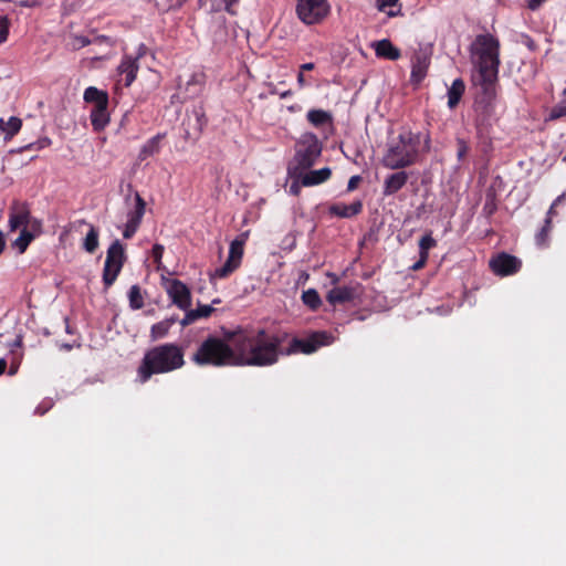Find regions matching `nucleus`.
<instances>
[{"mask_svg":"<svg viewBox=\"0 0 566 566\" xmlns=\"http://www.w3.org/2000/svg\"><path fill=\"white\" fill-rule=\"evenodd\" d=\"M551 229H552L551 218H546L544 226L542 227V229L539 230V232L536 235L537 244H539V245L546 244Z\"/></svg>","mask_w":566,"mask_h":566,"instance_id":"4c0bfd02","label":"nucleus"},{"mask_svg":"<svg viewBox=\"0 0 566 566\" xmlns=\"http://www.w3.org/2000/svg\"><path fill=\"white\" fill-rule=\"evenodd\" d=\"M331 11L327 0H297L296 13L305 24L321 23Z\"/></svg>","mask_w":566,"mask_h":566,"instance_id":"1a4fd4ad","label":"nucleus"},{"mask_svg":"<svg viewBox=\"0 0 566 566\" xmlns=\"http://www.w3.org/2000/svg\"><path fill=\"white\" fill-rule=\"evenodd\" d=\"M211 36L214 43L221 44L227 41V21L224 17H217L210 25Z\"/></svg>","mask_w":566,"mask_h":566,"instance_id":"4be33fe9","label":"nucleus"},{"mask_svg":"<svg viewBox=\"0 0 566 566\" xmlns=\"http://www.w3.org/2000/svg\"><path fill=\"white\" fill-rule=\"evenodd\" d=\"M563 116H566V101H560L557 105H555L548 115V119L554 120L557 118H560Z\"/></svg>","mask_w":566,"mask_h":566,"instance_id":"ea45409f","label":"nucleus"},{"mask_svg":"<svg viewBox=\"0 0 566 566\" xmlns=\"http://www.w3.org/2000/svg\"><path fill=\"white\" fill-rule=\"evenodd\" d=\"M295 180L290 186V193L293 196H298L301 192L302 177L294 178Z\"/></svg>","mask_w":566,"mask_h":566,"instance_id":"49530a36","label":"nucleus"},{"mask_svg":"<svg viewBox=\"0 0 566 566\" xmlns=\"http://www.w3.org/2000/svg\"><path fill=\"white\" fill-rule=\"evenodd\" d=\"M192 85L198 86L197 91L199 92L202 87V82L197 80L196 77H192V80L187 83V87L192 86Z\"/></svg>","mask_w":566,"mask_h":566,"instance_id":"6e6d98bb","label":"nucleus"},{"mask_svg":"<svg viewBox=\"0 0 566 566\" xmlns=\"http://www.w3.org/2000/svg\"><path fill=\"white\" fill-rule=\"evenodd\" d=\"M359 294V284L349 286H336L332 289L326 296L329 304H343L354 301Z\"/></svg>","mask_w":566,"mask_h":566,"instance_id":"2eb2a0df","label":"nucleus"},{"mask_svg":"<svg viewBox=\"0 0 566 566\" xmlns=\"http://www.w3.org/2000/svg\"><path fill=\"white\" fill-rule=\"evenodd\" d=\"M376 55L378 57L387 59L389 61H397L400 56V50L396 48L390 40L384 39L373 44Z\"/></svg>","mask_w":566,"mask_h":566,"instance_id":"a211bd4d","label":"nucleus"},{"mask_svg":"<svg viewBox=\"0 0 566 566\" xmlns=\"http://www.w3.org/2000/svg\"><path fill=\"white\" fill-rule=\"evenodd\" d=\"M327 276L331 277L332 283L336 284L338 282V276L335 273H327Z\"/></svg>","mask_w":566,"mask_h":566,"instance_id":"0e129e2a","label":"nucleus"},{"mask_svg":"<svg viewBox=\"0 0 566 566\" xmlns=\"http://www.w3.org/2000/svg\"><path fill=\"white\" fill-rule=\"evenodd\" d=\"M14 346H21L22 345V337L18 336L17 339L13 343Z\"/></svg>","mask_w":566,"mask_h":566,"instance_id":"338daca9","label":"nucleus"},{"mask_svg":"<svg viewBox=\"0 0 566 566\" xmlns=\"http://www.w3.org/2000/svg\"><path fill=\"white\" fill-rule=\"evenodd\" d=\"M307 119L314 126H321L327 123L331 119V116L327 112L322 109H311L307 113Z\"/></svg>","mask_w":566,"mask_h":566,"instance_id":"473e14b6","label":"nucleus"},{"mask_svg":"<svg viewBox=\"0 0 566 566\" xmlns=\"http://www.w3.org/2000/svg\"><path fill=\"white\" fill-rule=\"evenodd\" d=\"M41 4V0H20L19 6L24 8H32Z\"/></svg>","mask_w":566,"mask_h":566,"instance_id":"603ef678","label":"nucleus"},{"mask_svg":"<svg viewBox=\"0 0 566 566\" xmlns=\"http://www.w3.org/2000/svg\"><path fill=\"white\" fill-rule=\"evenodd\" d=\"M564 198H565V195L563 193V195L558 196L554 200V202L552 203V206H551V208H549V210L547 212V217L546 218H551L552 219L553 214L555 213V208L563 201Z\"/></svg>","mask_w":566,"mask_h":566,"instance_id":"8fccbe9b","label":"nucleus"},{"mask_svg":"<svg viewBox=\"0 0 566 566\" xmlns=\"http://www.w3.org/2000/svg\"><path fill=\"white\" fill-rule=\"evenodd\" d=\"M321 153L322 147L317 137L313 134L305 135L298 143L293 161L287 168L290 177H301L306 169L315 164Z\"/></svg>","mask_w":566,"mask_h":566,"instance_id":"423d86ee","label":"nucleus"},{"mask_svg":"<svg viewBox=\"0 0 566 566\" xmlns=\"http://www.w3.org/2000/svg\"><path fill=\"white\" fill-rule=\"evenodd\" d=\"M424 147L428 150L430 148V137L429 135L424 136Z\"/></svg>","mask_w":566,"mask_h":566,"instance_id":"69168bd1","label":"nucleus"},{"mask_svg":"<svg viewBox=\"0 0 566 566\" xmlns=\"http://www.w3.org/2000/svg\"><path fill=\"white\" fill-rule=\"evenodd\" d=\"M248 238H249V231H244V232L240 233L233 241L240 242L241 245H244Z\"/></svg>","mask_w":566,"mask_h":566,"instance_id":"864d4df0","label":"nucleus"},{"mask_svg":"<svg viewBox=\"0 0 566 566\" xmlns=\"http://www.w3.org/2000/svg\"><path fill=\"white\" fill-rule=\"evenodd\" d=\"M164 138V135L157 134L149 140H147L144 146L140 148V151L138 154V160L144 161L148 157L154 156L155 154H158L160 150V142Z\"/></svg>","mask_w":566,"mask_h":566,"instance_id":"393cba45","label":"nucleus"},{"mask_svg":"<svg viewBox=\"0 0 566 566\" xmlns=\"http://www.w3.org/2000/svg\"><path fill=\"white\" fill-rule=\"evenodd\" d=\"M331 175L332 170L328 167H324L317 170H311L305 174L303 172L301 175L302 185L303 187H311L323 184L331 178Z\"/></svg>","mask_w":566,"mask_h":566,"instance_id":"aec40b11","label":"nucleus"},{"mask_svg":"<svg viewBox=\"0 0 566 566\" xmlns=\"http://www.w3.org/2000/svg\"><path fill=\"white\" fill-rule=\"evenodd\" d=\"M129 306L133 310H140L144 306V297L138 285H133L128 292Z\"/></svg>","mask_w":566,"mask_h":566,"instance_id":"2f4dec72","label":"nucleus"},{"mask_svg":"<svg viewBox=\"0 0 566 566\" xmlns=\"http://www.w3.org/2000/svg\"><path fill=\"white\" fill-rule=\"evenodd\" d=\"M30 219V209L27 203L13 201L10 207L9 228L10 231H15L23 227L27 229Z\"/></svg>","mask_w":566,"mask_h":566,"instance_id":"4468645a","label":"nucleus"},{"mask_svg":"<svg viewBox=\"0 0 566 566\" xmlns=\"http://www.w3.org/2000/svg\"><path fill=\"white\" fill-rule=\"evenodd\" d=\"M314 67H315V65H314V63H312V62L304 63V64H302V65L300 66V72H302V73H303L304 71H312V70H314Z\"/></svg>","mask_w":566,"mask_h":566,"instance_id":"4d7b16f0","label":"nucleus"},{"mask_svg":"<svg viewBox=\"0 0 566 566\" xmlns=\"http://www.w3.org/2000/svg\"><path fill=\"white\" fill-rule=\"evenodd\" d=\"M51 408H52V402L51 401H45V402H42L41 405H39L34 412L36 415H39V416H43Z\"/></svg>","mask_w":566,"mask_h":566,"instance_id":"09e8293b","label":"nucleus"},{"mask_svg":"<svg viewBox=\"0 0 566 566\" xmlns=\"http://www.w3.org/2000/svg\"><path fill=\"white\" fill-rule=\"evenodd\" d=\"M126 254L124 245L116 239L107 249L103 269V283L105 289L111 287L116 281L125 263Z\"/></svg>","mask_w":566,"mask_h":566,"instance_id":"0eeeda50","label":"nucleus"},{"mask_svg":"<svg viewBox=\"0 0 566 566\" xmlns=\"http://www.w3.org/2000/svg\"><path fill=\"white\" fill-rule=\"evenodd\" d=\"M428 258H429L428 255L419 254V260L415 264H412L410 266V269L412 271H418V270L422 269L426 265Z\"/></svg>","mask_w":566,"mask_h":566,"instance_id":"de8ad7c7","label":"nucleus"},{"mask_svg":"<svg viewBox=\"0 0 566 566\" xmlns=\"http://www.w3.org/2000/svg\"><path fill=\"white\" fill-rule=\"evenodd\" d=\"M91 41L86 36L75 35L73 36L72 46L74 49H81L88 45Z\"/></svg>","mask_w":566,"mask_h":566,"instance_id":"c03bdc74","label":"nucleus"},{"mask_svg":"<svg viewBox=\"0 0 566 566\" xmlns=\"http://www.w3.org/2000/svg\"><path fill=\"white\" fill-rule=\"evenodd\" d=\"M185 349L176 343L156 345L145 352L136 370L137 380L147 382L154 375L169 374L185 366Z\"/></svg>","mask_w":566,"mask_h":566,"instance_id":"7ed1b4c3","label":"nucleus"},{"mask_svg":"<svg viewBox=\"0 0 566 566\" xmlns=\"http://www.w3.org/2000/svg\"><path fill=\"white\" fill-rule=\"evenodd\" d=\"M234 335L237 331L224 332L223 337L209 335L199 344L191 360L198 366H238Z\"/></svg>","mask_w":566,"mask_h":566,"instance_id":"20e7f679","label":"nucleus"},{"mask_svg":"<svg viewBox=\"0 0 566 566\" xmlns=\"http://www.w3.org/2000/svg\"><path fill=\"white\" fill-rule=\"evenodd\" d=\"M302 301L313 311L317 310L322 304L321 296L315 289H308L307 291H304L302 294Z\"/></svg>","mask_w":566,"mask_h":566,"instance_id":"7c9ffc66","label":"nucleus"},{"mask_svg":"<svg viewBox=\"0 0 566 566\" xmlns=\"http://www.w3.org/2000/svg\"><path fill=\"white\" fill-rule=\"evenodd\" d=\"M174 323H175V319L171 318V319H165L157 324H154L150 329L151 339L157 340V339L165 337L168 334V332Z\"/></svg>","mask_w":566,"mask_h":566,"instance_id":"cd10ccee","label":"nucleus"},{"mask_svg":"<svg viewBox=\"0 0 566 566\" xmlns=\"http://www.w3.org/2000/svg\"><path fill=\"white\" fill-rule=\"evenodd\" d=\"M297 83H298L300 87H304L306 84L305 76L302 72H300L297 75Z\"/></svg>","mask_w":566,"mask_h":566,"instance_id":"052dcab7","label":"nucleus"},{"mask_svg":"<svg viewBox=\"0 0 566 566\" xmlns=\"http://www.w3.org/2000/svg\"><path fill=\"white\" fill-rule=\"evenodd\" d=\"M146 50H147V49H146V46H145L144 44H142V45L139 46V49H138V53H137V55H136L134 59H137V61H138L142 56H144V55H145Z\"/></svg>","mask_w":566,"mask_h":566,"instance_id":"bf43d9fd","label":"nucleus"},{"mask_svg":"<svg viewBox=\"0 0 566 566\" xmlns=\"http://www.w3.org/2000/svg\"><path fill=\"white\" fill-rule=\"evenodd\" d=\"M471 61L478 71L476 85L484 99L491 102L496 96V82L500 67V41L491 33L475 36L470 45Z\"/></svg>","mask_w":566,"mask_h":566,"instance_id":"f03ea898","label":"nucleus"},{"mask_svg":"<svg viewBox=\"0 0 566 566\" xmlns=\"http://www.w3.org/2000/svg\"><path fill=\"white\" fill-rule=\"evenodd\" d=\"M139 65L137 59L125 55L117 67L120 75H125V86H129L136 78Z\"/></svg>","mask_w":566,"mask_h":566,"instance_id":"f3484780","label":"nucleus"},{"mask_svg":"<svg viewBox=\"0 0 566 566\" xmlns=\"http://www.w3.org/2000/svg\"><path fill=\"white\" fill-rule=\"evenodd\" d=\"M226 4V10L230 13H233V11L231 10V7L237 3L239 0H222Z\"/></svg>","mask_w":566,"mask_h":566,"instance_id":"13d9d810","label":"nucleus"},{"mask_svg":"<svg viewBox=\"0 0 566 566\" xmlns=\"http://www.w3.org/2000/svg\"><path fill=\"white\" fill-rule=\"evenodd\" d=\"M464 90L465 85L461 78H455L452 82L450 88L448 90V106L450 108H454L459 104Z\"/></svg>","mask_w":566,"mask_h":566,"instance_id":"a878e982","label":"nucleus"},{"mask_svg":"<svg viewBox=\"0 0 566 566\" xmlns=\"http://www.w3.org/2000/svg\"><path fill=\"white\" fill-rule=\"evenodd\" d=\"M491 271L501 277L517 273L522 268V261L515 255L500 252L489 260Z\"/></svg>","mask_w":566,"mask_h":566,"instance_id":"9d476101","label":"nucleus"},{"mask_svg":"<svg viewBox=\"0 0 566 566\" xmlns=\"http://www.w3.org/2000/svg\"><path fill=\"white\" fill-rule=\"evenodd\" d=\"M22 122L12 116L8 120L0 118V129L6 134V139L13 137L21 128Z\"/></svg>","mask_w":566,"mask_h":566,"instance_id":"bb28decb","label":"nucleus"},{"mask_svg":"<svg viewBox=\"0 0 566 566\" xmlns=\"http://www.w3.org/2000/svg\"><path fill=\"white\" fill-rule=\"evenodd\" d=\"M283 337L269 334L264 328L247 332L239 329L234 335L238 366L265 367L276 364L283 355Z\"/></svg>","mask_w":566,"mask_h":566,"instance_id":"f257e3e1","label":"nucleus"},{"mask_svg":"<svg viewBox=\"0 0 566 566\" xmlns=\"http://www.w3.org/2000/svg\"><path fill=\"white\" fill-rule=\"evenodd\" d=\"M360 180H361V178L358 175L350 177V179L348 180L347 189L349 191L355 190Z\"/></svg>","mask_w":566,"mask_h":566,"instance_id":"3c124183","label":"nucleus"},{"mask_svg":"<svg viewBox=\"0 0 566 566\" xmlns=\"http://www.w3.org/2000/svg\"><path fill=\"white\" fill-rule=\"evenodd\" d=\"M517 42L525 45L530 51H535L537 49L535 41L527 34H521Z\"/></svg>","mask_w":566,"mask_h":566,"instance_id":"37998d69","label":"nucleus"},{"mask_svg":"<svg viewBox=\"0 0 566 566\" xmlns=\"http://www.w3.org/2000/svg\"><path fill=\"white\" fill-rule=\"evenodd\" d=\"M164 253V247L156 243L151 249V254L156 263H160Z\"/></svg>","mask_w":566,"mask_h":566,"instance_id":"a18cd8bd","label":"nucleus"},{"mask_svg":"<svg viewBox=\"0 0 566 566\" xmlns=\"http://www.w3.org/2000/svg\"><path fill=\"white\" fill-rule=\"evenodd\" d=\"M33 234L24 228L22 229L20 235L13 242V245L18 248L21 253H23L27 250L30 242L33 240Z\"/></svg>","mask_w":566,"mask_h":566,"instance_id":"72a5a7b5","label":"nucleus"},{"mask_svg":"<svg viewBox=\"0 0 566 566\" xmlns=\"http://www.w3.org/2000/svg\"><path fill=\"white\" fill-rule=\"evenodd\" d=\"M9 19L7 17H0V44L6 42L9 35Z\"/></svg>","mask_w":566,"mask_h":566,"instance_id":"a19ab883","label":"nucleus"},{"mask_svg":"<svg viewBox=\"0 0 566 566\" xmlns=\"http://www.w3.org/2000/svg\"><path fill=\"white\" fill-rule=\"evenodd\" d=\"M421 142L420 133L405 130L398 135L397 142L389 145L381 163L391 170L403 169L418 161L419 146Z\"/></svg>","mask_w":566,"mask_h":566,"instance_id":"39448f33","label":"nucleus"},{"mask_svg":"<svg viewBox=\"0 0 566 566\" xmlns=\"http://www.w3.org/2000/svg\"><path fill=\"white\" fill-rule=\"evenodd\" d=\"M98 248V232L93 224H90V230L83 241V249L93 253Z\"/></svg>","mask_w":566,"mask_h":566,"instance_id":"c85d7f7f","label":"nucleus"},{"mask_svg":"<svg viewBox=\"0 0 566 566\" xmlns=\"http://www.w3.org/2000/svg\"><path fill=\"white\" fill-rule=\"evenodd\" d=\"M430 66V54L422 49L415 51L411 57L410 83L418 86L427 76Z\"/></svg>","mask_w":566,"mask_h":566,"instance_id":"f8f14e48","label":"nucleus"},{"mask_svg":"<svg viewBox=\"0 0 566 566\" xmlns=\"http://www.w3.org/2000/svg\"><path fill=\"white\" fill-rule=\"evenodd\" d=\"M363 209L361 201L357 200L350 205L335 203L328 209L329 213L339 218H352L358 214Z\"/></svg>","mask_w":566,"mask_h":566,"instance_id":"6ab92c4d","label":"nucleus"},{"mask_svg":"<svg viewBox=\"0 0 566 566\" xmlns=\"http://www.w3.org/2000/svg\"><path fill=\"white\" fill-rule=\"evenodd\" d=\"M377 8L379 11L386 12L389 18L397 17L401 14L400 7L397 10L386 11L387 7H394L398 2V0H376Z\"/></svg>","mask_w":566,"mask_h":566,"instance_id":"f704fd0d","label":"nucleus"},{"mask_svg":"<svg viewBox=\"0 0 566 566\" xmlns=\"http://www.w3.org/2000/svg\"><path fill=\"white\" fill-rule=\"evenodd\" d=\"M243 248L244 245H241L240 242L232 241L230 243L228 258L240 264L243 255Z\"/></svg>","mask_w":566,"mask_h":566,"instance_id":"e433bc0d","label":"nucleus"},{"mask_svg":"<svg viewBox=\"0 0 566 566\" xmlns=\"http://www.w3.org/2000/svg\"><path fill=\"white\" fill-rule=\"evenodd\" d=\"M214 308L211 305H200L196 310H187L185 317L181 319L180 324L182 326H187L192 324L199 318L209 317Z\"/></svg>","mask_w":566,"mask_h":566,"instance_id":"5701e85b","label":"nucleus"},{"mask_svg":"<svg viewBox=\"0 0 566 566\" xmlns=\"http://www.w3.org/2000/svg\"><path fill=\"white\" fill-rule=\"evenodd\" d=\"M135 200V209L128 212L125 229L123 231V237L125 239H130L136 233L145 213L146 203L139 193H136Z\"/></svg>","mask_w":566,"mask_h":566,"instance_id":"ddd939ff","label":"nucleus"},{"mask_svg":"<svg viewBox=\"0 0 566 566\" xmlns=\"http://www.w3.org/2000/svg\"><path fill=\"white\" fill-rule=\"evenodd\" d=\"M544 1L545 0H528L527 8L534 11L538 9Z\"/></svg>","mask_w":566,"mask_h":566,"instance_id":"5fc2aeb1","label":"nucleus"},{"mask_svg":"<svg viewBox=\"0 0 566 566\" xmlns=\"http://www.w3.org/2000/svg\"><path fill=\"white\" fill-rule=\"evenodd\" d=\"M192 114L195 117L193 130L196 133L200 134L202 132L205 125L207 124L205 113L201 108H199V109H193Z\"/></svg>","mask_w":566,"mask_h":566,"instance_id":"58836bf2","label":"nucleus"},{"mask_svg":"<svg viewBox=\"0 0 566 566\" xmlns=\"http://www.w3.org/2000/svg\"><path fill=\"white\" fill-rule=\"evenodd\" d=\"M209 1H210V0H198V2H199V6H200V7H206V6H208Z\"/></svg>","mask_w":566,"mask_h":566,"instance_id":"774afa93","label":"nucleus"},{"mask_svg":"<svg viewBox=\"0 0 566 566\" xmlns=\"http://www.w3.org/2000/svg\"><path fill=\"white\" fill-rule=\"evenodd\" d=\"M4 247H6L4 235H3V232L0 230V254L2 253Z\"/></svg>","mask_w":566,"mask_h":566,"instance_id":"680f3d73","label":"nucleus"},{"mask_svg":"<svg viewBox=\"0 0 566 566\" xmlns=\"http://www.w3.org/2000/svg\"><path fill=\"white\" fill-rule=\"evenodd\" d=\"M408 174L405 170L389 175L384 181V195L391 196L402 189L408 181Z\"/></svg>","mask_w":566,"mask_h":566,"instance_id":"dca6fc26","label":"nucleus"},{"mask_svg":"<svg viewBox=\"0 0 566 566\" xmlns=\"http://www.w3.org/2000/svg\"><path fill=\"white\" fill-rule=\"evenodd\" d=\"M239 263L229 259L226 261V263L216 269L213 273L210 274V279H223L227 277L229 274H231L233 271H235L239 268Z\"/></svg>","mask_w":566,"mask_h":566,"instance_id":"c756f323","label":"nucleus"},{"mask_svg":"<svg viewBox=\"0 0 566 566\" xmlns=\"http://www.w3.org/2000/svg\"><path fill=\"white\" fill-rule=\"evenodd\" d=\"M437 241L432 238L431 233L424 234L419 241V254L429 256V250L436 247Z\"/></svg>","mask_w":566,"mask_h":566,"instance_id":"c9c22d12","label":"nucleus"},{"mask_svg":"<svg viewBox=\"0 0 566 566\" xmlns=\"http://www.w3.org/2000/svg\"><path fill=\"white\" fill-rule=\"evenodd\" d=\"M7 368V360L4 358H0V375H2L6 371Z\"/></svg>","mask_w":566,"mask_h":566,"instance_id":"e2e57ef3","label":"nucleus"},{"mask_svg":"<svg viewBox=\"0 0 566 566\" xmlns=\"http://www.w3.org/2000/svg\"><path fill=\"white\" fill-rule=\"evenodd\" d=\"M83 98L86 103L94 104V107L108 106V94L95 86L85 90Z\"/></svg>","mask_w":566,"mask_h":566,"instance_id":"412c9836","label":"nucleus"},{"mask_svg":"<svg viewBox=\"0 0 566 566\" xmlns=\"http://www.w3.org/2000/svg\"><path fill=\"white\" fill-rule=\"evenodd\" d=\"M334 342V336L325 331L314 332L307 338L294 337L291 339L286 349H283V355H293L297 353L312 354L319 347L331 345Z\"/></svg>","mask_w":566,"mask_h":566,"instance_id":"6e6552de","label":"nucleus"},{"mask_svg":"<svg viewBox=\"0 0 566 566\" xmlns=\"http://www.w3.org/2000/svg\"><path fill=\"white\" fill-rule=\"evenodd\" d=\"M468 153H469L468 143L462 138H458L457 139V157H458V159L462 160L467 156Z\"/></svg>","mask_w":566,"mask_h":566,"instance_id":"79ce46f5","label":"nucleus"},{"mask_svg":"<svg viewBox=\"0 0 566 566\" xmlns=\"http://www.w3.org/2000/svg\"><path fill=\"white\" fill-rule=\"evenodd\" d=\"M90 118L91 124L95 130L99 132L104 129L109 122L107 106L94 107L91 112Z\"/></svg>","mask_w":566,"mask_h":566,"instance_id":"b1692460","label":"nucleus"},{"mask_svg":"<svg viewBox=\"0 0 566 566\" xmlns=\"http://www.w3.org/2000/svg\"><path fill=\"white\" fill-rule=\"evenodd\" d=\"M166 292L171 302L180 310L186 311L191 306V293L188 286L177 279L167 280Z\"/></svg>","mask_w":566,"mask_h":566,"instance_id":"9b49d317","label":"nucleus"}]
</instances>
